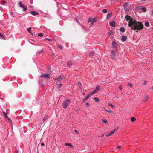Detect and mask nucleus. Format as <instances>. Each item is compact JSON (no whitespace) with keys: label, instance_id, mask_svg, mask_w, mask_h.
Instances as JSON below:
<instances>
[{"label":"nucleus","instance_id":"nucleus-1","mask_svg":"<svg viewBox=\"0 0 153 153\" xmlns=\"http://www.w3.org/2000/svg\"><path fill=\"white\" fill-rule=\"evenodd\" d=\"M125 18L126 21H129L128 26L131 27L132 30H134L136 32H138L143 29L144 25L142 22L137 21L128 15L125 16Z\"/></svg>","mask_w":153,"mask_h":153},{"label":"nucleus","instance_id":"nucleus-2","mask_svg":"<svg viewBox=\"0 0 153 153\" xmlns=\"http://www.w3.org/2000/svg\"><path fill=\"white\" fill-rule=\"evenodd\" d=\"M71 102L70 100L67 99L65 100L63 103L62 107L63 108L65 109L67 107L68 105Z\"/></svg>","mask_w":153,"mask_h":153},{"label":"nucleus","instance_id":"nucleus-3","mask_svg":"<svg viewBox=\"0 0 153 153\" xmlns=\"http://www.w3.org/2000/svg\"><path fill=\"white\" fill-rule=\"evenodd\" d=\"M19 4L20 7L22 8H23V10L25 12L27 10V7L25 6L22 1L19 2Z\"/></svg>","mask_w":153,"mask_h":153},{"label":"nucleus","instance_id":"nucleus-4","mask_svg":"<svg viewBox=\"0 0 153 153\" xmlns=\"http://www.w3.org/2000/svg\"><path fill=\"white\" fill-rule=\"evenodd\" d=\"M118 128L116 127L114 130L110 132L109 133L106 134V136H108L113 134L117 130Z\"/></svg>","mask_w":153,"mask_h":153},{"label":"nucleus","instance_id":"nucleus-5","mask_svg":"<svg viewBox=\"0 0 153 153\" xmlns=\"http://www.w3.org/2000/svg\"><path fill=\"white\" fill-rule=\"evenodd\" d=\"M96 20L97 19L95 18H94L93 19L90 18L88 19V22L89 23L91 22V24L92 25L94 22H96Z\"/></svg>","mask_w":153,"mask_h":153},{"label":"nucleus","instance_id":"nucleus-6","mask_svg":"<svg viewBox=\"0 0 153 153\" xmlns=\"http://www.w3.org/2000/svg\"><path fill=\"white\" fill-rule=\"evenodd\" d=\"M40 78L45 77L46 78H50L49 74H43L40 76Z\"/></svg>","mask_w":153,"mask_h":153},{"label":"nucleus","instance_id":"nucleus-7","mask_svg":"<svg viewBox=\"0 0 153 153\" xmlns=\"http://www.w3.org/2000/svg\"><path fill=\"white\" fill-rule=\"evenodd\" d=\"M64 77L63 76H61L57 78L56 79H54V78L53 79L54 80H57V81L59 82H61L62 80L64 79Z\"/></svg>","mask_w":153,"mask_h":153},{"label":"nucleus","instance_id":"nucleus-8","mask_svg":"<svg viewBox=\"0 0 153 153\" xmlns=\"http://www.w3.org/2000/svg\"><path fill=\"white\" fill-rule=\"evenodd\" d=\"M100 88L99 86H97L96 87V88L94 89V90L92 91V92L91 93V94L92 95H93L94 94H95V93L99 91Z\"/></svg>","mask_w":153,"mask_h":153},{"label":"nucleus","instance_id":"nucleus-9","mask_svg":"<svg viewBox=\"0 0 153 153\" xmlns=\"http://www.w3.org/2000/svg\"><path fill=\"white\" fill-rule=\"evenodd\" d=\"M128 2H126L123 5V7L125 10H126L128 9Z\"/></svg>","mask_w":153,"mask_h":153},{"label":"nucleus","instance_id":"nucleus-10","mask_svg":"<svg viewBox=\"0 0 153 153\" xmlns=\"http://www.w3.org/2000/svg\"><path fill=\"white\" fill-rule=\"evenodd\" d=\"M112 46L114 48H116L117 46V44L115 41H113L112 42Z\"/></svg>","mask_w":153,"mask_h":153},{"label":"nucleus","instance_id":"nucleus-11","mask_svg":"<svg viewBox=\"0 0 153 153\" xmlns=\"http://www.w3.org/2000/svg\"><path fill=\"white\" fill-rule=\"evenodd\" d=\"M110 25L112 27H114L115 26V22L114 21H112L110 23Z\"/></svg>","mask_w":153,"mask_h":153},{"label":"nucleus","instance_id":"nucleus-12","mask_svg":"<svg viewBox=\"0 0 153 153\" xmlns=\"http://www.w3.org/2000/svg\"><path fill=\"white\" fill-rule=\"evenodd\" d=\"M30 13L31 14H32V15H33V16H35V15L39 14L38 12L36 11H31Z\"/></svg>","mask_w":153,"mask_h":153},{"label":"nucleus","instance_id":"nucleus-13","mask_svg":"<svg viewBox=\"0 0 153 153\" xmlns=\"http://www.w3.org/2000/svg\"><path fill=\"white\" fill-rule=\"evenodd\" d=\"M111 56L112 58L115 59L116 57V56L115 54L114 51V50L112 51L111 52Z\"/></svg>","mask_w":153,"mask_h":153},{"label":"nucleus","instance_id":"nucleus-14","mask_svg":"<svg viewBox=\"0 0 153 153\" xmlns=\"http://www.w3.org/2000/svg\"><path fill=\"white\" fill-rule=\"evenodd\" d=\"M127 37L125 36H123L121 38V41L124 42L127 39Z\"/></svg>","mask_w":153,"mask_h":153},{"label":"nucleus","instance_id":"nucleus-15","mask_svg":"<svg viewBox=\"0 0 153 153\" xmlns=\"http://www.w3.org/2000/svg\"><path fill=\"white\" fill-rule=\"evenodd\" d=\"M144 25L145 26L147 27H149L150 26L149 23L148 21L145 22Z\"/></svg>","mask_w":153,"mask_h":153},{"label":"nucleus","instance_id":"nucleus-16","mask_svg":"<svg viewBox=\"0 0 153 153\" xmlns=\"http://www.w3.org/2000/svg\"><path fill=\"white\" fill-rule=\"evenodd\" d=\"M143 6H138L136 8V10H141Z\"/></svg>","mask_w":153,"mask_h":153},{"label":"nucleus","instance_id":"nucleus-17","mask_svg":"<svg viewBox=\"0 0 153 153\" xmlns=\"http://www.w3.org/2000/svg\"><path fill=\"white\" fill-rule=\"evenodd\" d=\"M112 14V12H110L108 13L107 15V18L108 19L110 18V16H111Z\"/></svg>","mask_w":153,"mask_h":153},{"label":"nucleus","instance_id":"nucleus-18","mask_svg":"<svg viewBox=\"0 0 153 153\" xmlns=\"http://www.w3.org/2000/svg\"><path fill=\"white\" fill-rule=\"evenodd\" d=\"M91 94H90L89 95H88V96H87L85 99L84 100V101H83V102H84L85 101H86V100H88L90 97H91Z\"/></svg>","mask_w":153,"mask_h":153},{"label":"nucleus","instance_id":"nucleus-19","mask_svg":"<svg viewBox=\"0 0 153 153\" xmlns=\"http://www.w3.org/2000/svg\"><path fill=\"white\" fill-rule=\"evenodd\" d=\"M120 31L122 33H123L125 31V29L124 27H122L120 28Z\"/></svg>","mask_w":153,"mask_h":153},{"label":"nucleus","instance_id":"nucleus-20","mask_svg":"<svg viewBox=\"0 0 153 153\" xmlns=\"http://www.w3.org/2000/svg\"><path fill=\"white\" fill-rule=\"evenodd\" d=\"M148 97L147 96H146L144 97V98L143 101L144 102H146L148 99Z\"/></svg>","mask_w":153,"mask_h":153},{"label":"nucleus","instance_id":"nucleus-21","mask_svg":"<svg viewBox=\"0 0 153 153\" xmlns=\"http://www.w3.org/2000/svg\"><path fill=\"white\" fill-rule=\"evenodd\" d=\"M141 10L144 12H146V10L147 9L146 8L144 7H143L142 8Z\"/></svg>","mask_w":153,"mask_h":153},{"label":"nucleus","instance_id":"nucleus-22","mask_svg":"<svg viewBox=\"0 0 153 153\" xmlns=\"http://www.w3.org/2000/svg\"><path fill=\"white\" fill-rule=\"evenodd\" d=\"M113 34V32L111 30H110L108 32V34L109 36L112 35Z\"/></svg>","mask_w":153,"mask_h":153},{"label":"nucleus","instance_id":"nucleus-23","mask_svg":"<svg viewBox=\"0 0 153 153\" xmlns=\"http://www.w3.org/2000/svg\"><path fill=\"white\" fill-rule=\"evenodd\" d=\"M78 85L80 88H82V85L81 83L80 82H78Z\"/></svg>","mask_w":153,"mask_h":153},{"label":"nucleus","instance_id":"nucleus-24","mask_svg":"<svg viewBox=\"0 0 153 153\" xmlns=\"http://www.w3.org/2000/svg\"><path fill=\"white\" fill-rule=\"evenodd\" d=\"M136 119L134 117H132L131 119V121L132 122H134L135 121Z\"/></svg>","mask_w":153,"mask_h":153},{"label":"nucleus","instance_id":"nucleus-25","mask_svg":"<svg viewBox=\"0 0 153 153\" xmlns=\"http://www.w3.org/2000/svg\"><path fill=\"white\" fill-rule=\"evenodd\" d=\"M62 83H60L57 85V89H59L60 88L61 86L62 85Z\"/></svg>","mask_w":153,"mask_h":153},{"label":"nucleus","instance_id":"nucleus-26","mask_svg":"<svg viewBox=\"0 0 153 153\" xmlns=\"http://www.w3.org/2000/svg\"><path fill=\"white\" fill-rule=\"evenodd\" d=\"M94 51H91L89 53V55L90 56H93L94 55Z\"/></svg>","mask_w":153,"mask_h":153},{"label":"nucleus","instance_id":"nucleus-27","mask_svg":"<svg viewBox=\"0 0 153 153\" xmlns=\"http://www.w3.org/2000/svg\"><path fill=\"white\" fill-rule=\"evenodd\" d=\"M65 145L66 146H68L71 147H73V146L71 145V144L69 143H66L65 144Z\"/></svg>","mask_w":153,"mask_h":153},{"label":"nucleus","instance_id":"nucleus-28","mask_svg":"<svg viewBox=\"0 0 153 153\" xmlns=\"http://www.w3.org/2000/svg\"><path fill=\"white\" fill-rule=\"evenodd\" d=\"M106 111L111 113V114H113V111L111 110H108L106 109Z\"/></svg>","mask_w":153,"mask_h":153},{"label":"nucleus","instance_id":"nucleus-29","mask_svg":"<svg viewBox=\"0 0 153 153\" xmlns=\"http://www.w3.org/2000/svg\"><path fill=\"white\" fill-rule=\"evenodd\" d=\"M44 52L43 51V50H40L39 51H37L36 52V54H40L42 53L43 52Z\"/></svg>","mask_w":153,"mask_h":153},{"label":"nucleus","instance_id":"nucleus-30","mask_svg":"<svg viewBox=\"0 0 153 153\" xmlns=\"http://www.w3.org/2000/svg\"><path fill=\"white\" fill-rule=\"evenodd\" d=\"M3 114L5 116V118L7 119L8 118V116H7L6 114L5 113V112L4 111L3 112Z\"/></svg>","mask_w":153,"mask_h":153},{"label":"nucleus","instance_id":"nucleus-31","mask_svg":"<svg viewBox=\"0 0 153 153\" xmlns=\"http://www.w3.org/2000/svg\"><path fill=\"white\" fill-rule=\"evenodd\" d=\"M108 105L110 106L112 108H114L115 107L113 105L110 103L108 104Z\"/></svg>","mask_w":153,"mask_h":153},{"label":"nucleus","instance_id":"nucleus-32","mask_svg":"<svg viewBox=\"0 0 153 153\" xmlns=\"http://www.w3.org/2000/svg\"><path fill=\"white\" fill-rule=\"evenodd\" d=\"M31 28L30 27L27 29V31L29 33H31Z\"/></svg>","mask_w":153,"mask_h":153},{"label":"nucleus","instance_id":"nucleus-33","mask_svg":"<svg viewBox=\"0 0 153 153\" xmlns=\"http://www.w3.org/2000/svg\"><path fill=\"white\" fill-rule=\"evenodd\" d=\"M95 101L97 102H98L99 101V99L97 97H95L94 99Z\"/></svg>","mask_w":153,"mask_h":153},{"label":"nucleus","instance_id":"nucleus-34","mask_svg":"<svg viewBox=\"0 0 153 153\" xmlns=\"http://www.w3.org/2000/svg\"><path fill=\"white\" fill-rule=\"evenodd\" d=\"M85 106L87 107H89L90 106V103L88 102L86 103L85 104Z\"/></svg>","mask_w":153,"mask_h":153},{"label":"nucleus","instance_id":"nucleus-35","mask_svg":"<svg viewBox=\"0 0 153 153\" xmlns=\"http://www.w3.org/2000/svg\"><path fill=\"white\" fill-rule=\"evenodd\" d=\"M82 27L85 30V32H86L88 30L87 29H85V26H83V25L82 26Z\"/></svg>","mask_w":153,"mask_h":153},{"label":"nucleus","instance_id":"nucleus-36","mask_svg":"<svg viewBox=\"0 0 153 153\" xmlns=\"http://www.w3.org/2000/svg\"><path fill=\"white\" fill-rule=\"evenodd\" d=\"M67 65L69 67L71 66V62H68L67 63Z\"/></svg>","mask_w":153,"mask_h":153},{"label":"nucleus","instance_id":"nucleus-37","mask_svg":"<svg viewBox=\"0 0 153 153\" xmlns=\"http://www.w3.org/2000/svg\"><path fill=\"white\" fill-rule=\"evenodd\" d=\"M147 83V81L146 80H144V82L142 84V85H145Z\"/></svg>","mask_w":153,"mask_h":153},{"label":"nucleus","instance_id":"nucleus-38","mask_svg":"<svg viewBox=\"0 0 153 153\" xmlns=\"http://www.w3.org/2000/svg\"><path fill=\"white\" fill-rule=\"evenodd\" d=\"M58 47L60 49H62L63 48L62 46L61 45H59L58 46Z\"/></svg>","mask_w":153,"mask_h":153},{"label":"nucleus","instance_id":"nucleus-39","mask_svg":"<svg viewBox=\"0 0 153 153\" xmlns=\"http://www.w3.org/2000/svg\"><path fill=\"white\" fill-rule=\"evenodd\" d=\"M43 35V34L42 33H39L38 34V36H40Z\"/></svg>","mask_w":153,"mask_h":153},{"label":"nucleus","instance_id":"nucleus-40","mask_svg":"<svg viewBox=\"0 0 153 153\" xmlns=\"http://www.w3.org/2000/svg\"><path fill=\"white\" fill-rule=\"evenodd\" d=\"M127 85L128 86L131 87H132V85L131 83H128Z\"/></svg>","mask_w":153,"mask_h":153},{"label":"nucleus","instance_id":"nucleus-41","mask_svg":"<svg viewBox=\"0 0 153 153\" xmlns=\"http://www.w3.org/2000/svg\"><path fill=\"white\" fill-rule=\"evenodd\" d=\"M102 122L104 123H105V119H102Z\"/></svg>","mask_w":153,"mask_h":153},{"label":"nucleus","instance_id":"nucleus-42","mask_svg":"<svg viewBox=\"0 0 153 153\" xmlns=\"http://www.w3.org/2000/svg\"><path fill=\"white\" fill-rule=\"evenodd\" d=\"M45 39L47 40L48 41H50L51 40V39H49V38H46V39Z\"/></svg>","mask_w":153,"mask_h":153},{"label":"nucleus","instance_id":"nucleus-43","mask_svg":"<svg viewBox=\"0 0 153 153\" xmlns=\"http://www.w3.org/2000/svg\"><path fill=\"white\" fill-rule=\"evenodd\" d=\"M0 37L1 38L3 37V35L0 33Z\"/></svg>","mask_w":153,"mask_h":153},{"label":"nucleus","instance_id":"nucleus-44","mask_svg":"<svg viewBox=\"0 0 153 153\" xmlns=\"http://www.w3.org/2000/svg\"><path fill=\"white\" fill-rule=\"evenodd\" d=\"M0 37L1 38L3 37V35L0 33Z\"/></svg>","mask_w":153,"mask_h":153},{"label":"nucleus","instance_id":"nucleus-45","mask_svg":"<svg viewBox=\"0 0 153 153\" xmlns=\"http://www.w3.org/2000/svg\"><path fill=\"white\" fill-rule=\"evenodd\" d=\"M0 37L1 38L3 37V35L0 33Z\"/></svg>","mask_w":153,"mask_h":153},{"label":"nucleus","instance_id":"nucleus-46","mask_svg":"<svg viewBox=\"0 0 153 153\" xmlns=\"http://www.w3.org/2000/svg\"><path fill=\"white\" fill-rule=\"evenodd\" d=\"M122 88V87L121 85H120L119 86V88L120 90H121Z\"/></svg>","mask_w":153,"mask_h":153},{"label":"nucleus","instance_id":"nucleus-47","mask_svg":"<svg viewBox=\"0 0 153 153\" xmlns=\"http://www.w3.org/2000/svg\"><path fill=\"white\" fill-rule=\"evenodd\" d=\"M76 19V21L79 24V22L77 20V19Z\"/></svg>","mask_w":153,"mask_h":153},{"label":"nucleus","instance_id":"nucleus-48","mask_svg":"<svg viewBox=\"0 0 153 153\" xmlns=\"http://www.w3.org/2000/svg\"><path fill=\"white\" fill-rule=\"evenodd\" d=\"M74 131L76 133H78V131L76 130H74Z\"/></svg>","mask_w":153,"mask_h":153},{"label":"nucleus","instance_id":"nucleus-49","mask_svg":"<svg viewBox=\"0 0 153 153\" xmlns=\"http://www.w3.org/2000/svg\"><path fill=\"white\" fill-rule=\"evenodd\" d=\"M41 145L42 146H44L45 145V144L42 142L41 143Z\"/></svg>","mask_w":153,"mask_h":153},{"label":"nucleus","instance_id":"nucleus-50","mask_svg":"<svg viewBox=\"0 0 153 153\" xmlns=\"http://www.w3.org/2000/svg\"><path fill=\"white\" fill-rule=\"evenodd\" d=\"M102 12L104 13H105V9H103L102 10Z\"/></svg>","mask_w":153,"mask_h":153},{"label":"nucleus","instance_id":"nucleus-51","mask_svg":"<svg viewBox=\"0 0 153 153\" xmlns=\"http://www.w3.org/2000/svg\"><path fill=\"white\" fill-rule=\"evenodd\" d=\"M121 148V146H117V148L118 149H119L120 148Z\"/></svg>","mask_w":153,"mask_h":153},{"label":"nucleus","instance_id":"nucleus-52","mask_svg":"<svg viewBox=\"0 0 153 153\" xmlns=\"http://www.w3.org/2000/svg\"><path fill=\"white\" fill-rule=\"evenodd\" d=\"M42 82V80H39V83H40Z\"/></svg>","mask_w":153,"mask_h":153},{"label":"nucleus","instance_id":"nucleus-53","mask_svg":"<svg viewBox=\"0 0 153 153\" xmlns=\"http://www.w3.org/2000/svg\"><path fill=\"white\" fill-rule=\"evenodd\" d=\"M6 2V1H3L2 3H5Z\"/></svg>","mask_w":153,"mask_h":153},{"label":"nucleus","instance_id":"nucleus-54","mask_svg":"<svg viewBox=\"0 0 153 153\" xmlns=\"http://www.w3.org/2000/svg\"><path fill=\"white\" fill-rule=\"evenodd\" d=\"M46 117H45L44 119H43V120L44 121H45V119H46Z\"/></svg>","mask_w":153,"mask_h":153},{"label":"nucleus","instance_id":"nucleus-55","mask_svg":"<svg viewBox=\"0 0 153 153\" xmlns=\"http://www.w3.org/2000/svg\"><path fill=\"white\" fill-rule=\"evenodd\" d=\"M8 120H9V121H10V119L9 118H8Z\"/></svg>","mask_w":153,"mask_h":153},{"label":"nucleus","instance_id":"nucleus-56","mask_svg":"<svg viewBox=\"0 0 153 153\" xmlns=\"http://www.w3.org/2000/svg\"><path fill=\"white\" fill-rule=\"evenodd\" d=\"M107 122H108L106 120V123H107Z\"/></svg>","mask_w":153,"mask_h":153},{"label":"nucleus","instance_id":"nucleus-57","mask_svg":"<svg viewBox=\"0 0 153 153\" xmlns=\"http://www.w3.org/2000/svg\"><path fill=\"white\" fill-rule=\"evenodd\" d=\"M152 14H153V10H152Z\"/></svg>","mask_w":153,"mask_h":153},{"label":"nucleus","instance_id":"nucleus-58","mask_svg":"<svg viewBox=\"0 0 153 153\" xmlns=\"http://www.w3.org/2000/svg\"><path fill=\"white\" fill-rule=\"evenodd\" d=\"M83 95H85V93H83Z\"/></svg>","mask_w":153,"mask_h":153},{"label":"nucleus","instance_id":"nucleus-59","mask_svg":"<svg viewBox=\"0 0 153 153\" xmlns=\"http://www.w3.org/2000/svg\"><path fill=\"white\" fill-rule=\"evenodd\" d=\"M152 88L153 89V86H152Z\"/></svg>","mask_w":153,"mask_h":153},{"label":"nucleus","instance_id":"nucleus-60","mask_svg":"<svg viewBox=\"0 0 153 153\" xmlns=\"http://www.w3.org/2000/svg\"><path fill=\"white\" fill-rule=\"evenodd\" d=\"M107 12V9H106V13Z\"/></svg>","mask_w":153,"mask_h":153},{"label":"nucleus","instance_id":"nucleus-61","mask_svg":"<svg viewBox=\"0 0 153 153\" xmlns=\"http://www.w3.org/2000/svg\"><path fill=\"white\" fill-rule=\"evenodd\" d=\"M41 85L42 86H43L44 85L43 84H42Z\"/></svg>","mask_w":153,"mask_h":153},{"label":"nucleus","instance_id":"nucleus-62","mask_svg":"<svg viewBox=\"0 0 153 153\" xmlns=\"http://www.w3.org/2000/svg\"><path fill=\"white\" fill-rule=\"evenodd\" d=\"M54 55H53V56H55V54H53Z\"/></svg>","mask_w":153,"mask_h":153},{"label":"nucleus","instance_id":"nucleus-63","mask_svg":"<svg viewBox=\"0 0 153 153\" xmlns=\"http://www.w3.org/2000/svg\"><path fill=\"white\" fill-rule=\"evenodd\" d=\"M54 55H53V56H55V54H53Z\"/></svg>","mask_w":153,"mask_h":153},{"label":"nucleus","instance_id":"nucleus-64","mask_svg":"<svg viewBox=\"0 0 153 153\" xmlns=\"http://www.w3.org/2000/svg\"><path fill=\"white\" fill-rule=\"evenodd\" d=\"M152 29L153 30V27Z\"/></svg>","mask_w":153,"mask_h":153}]
</instances>
